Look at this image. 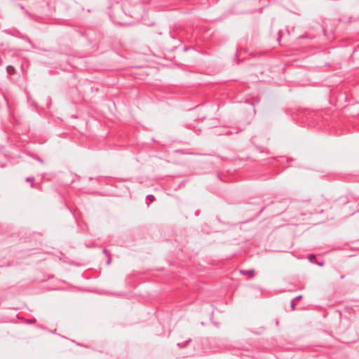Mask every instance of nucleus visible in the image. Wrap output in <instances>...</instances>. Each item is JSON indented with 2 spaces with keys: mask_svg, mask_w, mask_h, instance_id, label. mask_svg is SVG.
<instances>
[{
  "mask_svg": "<svg viewBox=\"0 0 359 359\" xmlns=\"http://www.w3.org/2000/svg\"><path fill=\"white\" fill-rule=\"evenodd\" d=\"M315 258H316V256H315L314 255H309V259L311 262H312L313 260H314V259H315Z\"/></svg>",
  "mask_w": 359,
  "mask_h": 359,
  "instance_id": "nucleus-2",
  "label": "nucleus"
},
{
  "mask_svg": "<svg viewBox=\"0 0 359 359\" xmlns=\"http://www.w3.org/2000/svg\"><path fill=\"white\" fill-rule=\"evenodd\" d=\"M246 274L248 275L249 277L252 278L255 275V271L254 270L248 271L246 272Z\"/></svg>",
  "mask_w": 359,
  "mask_h": 359,
  "instance_id": "nucleus-1",
  "label": "nucleus"
},
{
  "mask_svg": "<svg viewBox=\"0 0 359 359\" xmlns=\"http://www.w3.org/2000/svg\"><path fill=\"white\" fill-rule=\"evenodd\" d=\"M109 263H110V260H108L107 264H109Z\"/></svg>",
  "mask_w": 359,
  "mask_h": 359,
  "instance_id": "nucleus-5",
  "label": "nucleus"
},
{
  "mask_svg": "<svg viewBox=\"0 0 359 359\" xmlns=\"http://www.w3.org/2000/svg\"><path fill=\"white\" fill-rule=\"evenodd\" d=\"M297 298H298V299H301V298H302V296L300 295V296H299Z\"/></svg>",
  "mask_w": 359,
  "mask_h": 359,
  "instance_id": "nucleus-4",
  "label": "nucleus"
},
{
  "mask_svg": "<svg viewBox=\"0 0 359 359\" xmlns=\"http://www.w3.org/2000/svg\"><path fill=\"white\" fill-rule=\"evenodd\" d=\"M292 308L294 309V304L292 303Z\"/></svg>",
  "mask_w": 359,
  "mask_h": 359,
  "instance_id": "nucleus-3",
  "label": "nucleus"
}]
</instances>
